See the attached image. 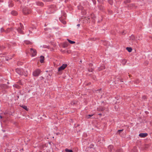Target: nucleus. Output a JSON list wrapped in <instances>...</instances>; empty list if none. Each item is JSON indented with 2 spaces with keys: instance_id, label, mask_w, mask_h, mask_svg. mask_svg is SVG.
I'll use <instances>...</instances> for the list:
<instances>
[{
  "instance_id": "1",
  "label": "nucleus",
  "mask_w": 152,
  "mask_h": 152,
  "mask_svg": "<svg viewBox=\"0 0 152 152\" xmlns=\"http://www.w3.org/2000/svg\"><path fill=\"white\" fill-rule=\"evenodd\" d=\"M31 12V11L26 8H24L23 9V12L25 15H26L30 14Z\"/></svg>"
},
{
  "instance_id": "2",
  "label": "nucleus",
  "mask_w": 152,
  "mask_h": 152,
  "mask_svg": "<svg viewBox=\"0 0 152 152\" xmlns=\"http://www.w3.org/2000/svg\"><path fill=\"white\" fill-rule=\"evenodd\" d=\"M40 69H38L33 72V75L34 76H37L40 74Z\"/></svg>"
},
{
  "instance_id": "3",
  "label": "nucleus",
  "mask_w": 152,
  "mask_h": 152,
  "mask_svg": "<svg viewBox=\"0 0 152 152\" xmlns=\"http://www.w3.org/2000/svg\"><path fill=\"white\" fill-rule=\"evenodd\" d=\"M66 64H63L62 66L58 68V71H62L67 66Z\"/></svg>"
},
{
  "instance_id": "4",
  "label": "nucleus",
  "mask_w": 152,
  "mask_h": 152,
  "mask_svg": "<svg viewBox=\"0 0 152 152\" xmlns=\"http://www.w3.org/2000/svg\"><path fill=\"white\" fill-rule=\"evenodd\" d=\"M30 50L32 56H34L36 55L37 52L36 50L33 49L32 48L30 49Z\"/></svg>"
},
{
  "instance_id": "5",
  "label": "nucleus",
  "mask_w": 152,
  "mask_h": 152,
  "mask_svg": "<svg viewBox=\"0 0 152 152\" xmlns=\"http://www.w3.org/2000/svg\"><path fill=\"white\" fill-rule=\"evenodd\" d=\"M148 135V134L147 133H141L139 134V136L142 138H144Z\"/></svg>"
},
{
  "instance_id": "6",
  "label": "nucleus",
  "mask_w": 152,
  "mask_h": 152,
  "mask_svg": "<svg viewBox=\"0 0 152 152\" xmlns=\"http://www.w3.org/2000/svg\"><path fill=\"white\" fill-rule=\"evenodd\" d=\"M23 25L20 24V27H19L18 28V31L19 32V33H22L23 32L22 29L23 28Z\"/></svg>"
},
{
  "instance_id": "7",
  "label": "nucleus",
  "mask_w": 152,
  "mask_h": 152,
  "mask_svg": "<svg viewBox=\"0 0 152 152\" xmlns=\"http://www.w3.org/2000/svg\"><path fill=\"white\" fill-rule=\"evenodd\" d=\"M16 71L17 73L18 74L21 75L22 74V72L20 71V70L18 68H17L16 69Z\"/></svg>"
},
{
  "instance_id": "8",
  "label": "nucleus",
  "mask_w": 152,
  "mask_h": 152,
  "mask_svg": "<svg viewBox=\"0 0 152 152\" xmlns=\"http://www.w3.org/2000/svg\"><path fill=\"white\" fill-rule=\"evenodd\" d=\"M44 60V57L43 56H41L40 57V62L41 63L43 62Z\"/></svg>"
},
{
  "instance_id": "9",
  "label": "nucleus",
  "mask_w": 152,
  "mask_h": 152,
  "mask_svg": "<svg viewBox=\"0 0 152 152\" xmlns=\"http://www.w3.org/2000/svg\"><path fill=\"white\" fill-rule=\"evenodd\" d=\"M1 88H8V86L7 85L5 84H2L1 86Z\"/></svg>"
},
{
  "instance_id": "10",
  "label": "nucleus",
  "mask_w": 152,
  "mask_h": 152,
  "mask_svg": "<svg viewBox=\"0 0 152 152\" xmlns=\"http://www.w3.org/2000/svg\"><path fill=\"white\" fill-rule=\"evenodd\" d=\"M21 107L26 111H28V109L27 108L26 106L25 105H22L21 106Z\"/></svg>"
},
{
  "instance_id": "11",
  "label": "nucleus",
  "mask_w": 152,
  "mask_h": 152,
  "mask_svg": "<svg viewBox=\"0 0 152 152\" xmlns=\"http://www.w3.org/2000/svg\"><path fill=\"white\" fill-rule=\"evenodd\" d=\"M11 14L13 15H17V12L15 11H12L11 12Z\"/></svg>"
},
{
  "instance_id": "12",
  "label": "nucleus",
  "mask_w": 152,
  "mask_h": 152,
  "mask_svg": "<svg viewBox=\"0 0 152 152\" xmlns=\"http://www.w3.org/2000/svg\"><path fill=\"white\" fill-rule=\"evenodd\" d=\"M126 49L129 52H132V48L130 47H127L126 48Z\"/></svg>"
},
{
  "instance_id": "13",
  "label": "nucleus",
  "mask_w": 152,
  "mask_h": 152,
  "mask_svg": "<svg viewBox=\"0 0 152 152\" xmlns=\"http://www.w3.org/2000/svg\"><path fill=\"white\" fill-rule=\"evenodd\" d=\"M126 62V60L125 59H123L122 60V63L124 65L125 64Z\"/></svg>"
},
{
  "instance_id": "14",
  "label": "nucleus",
  "mask_w": 152,
  "mask_h": 152,
  "mask_svg": "<svg viewBox=\"0 0 152 152\" xmlns=\"http://www.w3.org/2000/svg\"><path fill=\"white\" fill-rule=\"evenodd\" d=\"M65 151L66 152H73V151L72 150H69L67 148H66L65 149Z\"/></svg>"
},
{
  "instance_id": "15",
  "label": "nucleus",
  "mask_w": 152,
  "mask_h": 152,
  "mask_svg": "<svg viewBox=\"0 0 152 152\" xmlns=\"http://www.w3.org/2000/svg\"><path fill=\"white\" fill-rule=\"evenodd\" d=\"M21 75H23L25 76H27V72L26 71V72H22V74Z\"/></svg>"
},
{
  "instance_id": "16",
  "label": "nucleus",
  "mask_w": 152,
  "mask_h": 152,
  "mask_svg": "<svg viewBox=\"0 0 152 152\" xmlns=\"http://www.w3.org/2000/svg\"><path fill=\"white\" fill-rule=\"evenodd\" d=\"M37 4L39 5L42 6L43 5V4L41 2H38L37 3Z\"/></svg>"
},
{
  "instance_id": "17",
  "label": "nucleus",
  "mask_w": 152,
  "mask_h": 152,
  "mask_svg": "<svg viewBox=\"0 0 152 152\" xmlns=\"http://www.w3.org/2000/svg\"><path fill=\"white\" fill-rule=\"evenodd\" d=\"M67 40L68 41V42L71 44H74V43H75V42L72 41L70 40L69 39H68Z\"/></svg>"
},
{
  "instance_id": "18",
  "label": "nucleus",
  "mask_w": 152,
  "mask_h": 152,
  "mask_svg": "<svg viewBox=\"0 0 152 152\" xmlns=\"http://www.w3.org/2000/svg\"><path fill=\"white\" fill-rule=\"evenodd\" d=\"M14 87L18 88H19L20 87L17 84H15L13 86Z\"/></svg>"
},
{
  "instance_id": "19",
  "label": "nucleus",
  "mask_w": 152,
  "mask_h": 152,
  "mask_svg": "<svg viewBox=\"0 0 152 152\" xmlns=\"http://www.w3.org/2000/svg\"><path fill=\"white\" fill-rule=\"evenodd\" d=\"M93 115H88L86 116V117L87 118H89L90 117L92 116Z\"/></svg>"
},
{
  "instance_id": "20",
  "label": "nucleus",
  "mask_w": 152,
  "mask_h": 152,
  "mask_svg": "<svg viewBox=\"0 0 152 152\" xmlns=\"http://www.w3.org/2000/svg\"><path fill=\"white\" fill-rule=\"evenodd\" d=\"M25 43L28 45V44H31V43L30 42V41H26V42H25Z\"/></svg>"
},
{
  "instance_id": "21",
  "label": "nucleus",
  "mask_w": 152,
  "mask_h": 152,
  "mask_svg": "<svg viewBox=\"0 0 152 152\" xmlns=\"http://www.w3.org/2000/svg\"><path fill=\"white\" fill-rule=\"evenodd\" d=\"M12 28H8L7 30V32H9L10 31V30H12Z\"/></svg>"
},
{
  "instance_id": "22",
  "label": "nucleus",
  "mask_w": 152,
  "mask_h": 152,
  "mask_svg": "<svg viewBox=\"0 0 152 152\" xmlns=\"http://www.w3.org/2000/svg\"><path fill=\"white\" fill-rule=\"evenodd\" d=\"M123 131V130H118V134H120V132L122 131Z\"/></svg>"
},
{
  "instance_id": "23",
  "label": "nucleus",
  "mask_w": 152,
  "mask_h": 152,
  "mask_svg": "<svg viewBox=\"0 0 152 152\" xmlns=\"http://www.w3.org/2000/svg\"><path fill=\"white\" fill-rule=\"evenodd\" d=\"M62 23L64 24H66V22L65 21L63 20L62 21Z\"/></svg>"
},
{
  "instance_id": "24",
  "label": "nucleus",
  "mask_w": 152,
  "mask_h": 152,
  "mask_svg": "<svg viewBox=\"0 0 152 152\" xmlns=\"http://www.w3.org/2000/svg\"><path fill=\"white\" fill-rule=\"evenodd\" d=\"M21 85H22L23 84L22 83H21V81H19L18 82Z\"/></svg>"
},
{
  "instance_id": "25",
  "label": "nucleus",
  "mask_w": 152,
  "mask_h": 152,
  "mask_svg": "<svg viewBox=\"0 0 152 152\" xmlns=\"http://www.w3.org/2000/svg\"><path fill=\"white\" fill-rule=\"evenodd\" d=\"M134 39V37H131V39H132V40H133Z\"/></svg>"
},
{
  "instance_id": "26",
  "label": "nucleus",
  "mask_w": 152,
  "mask_h": 152,
  "mask_svg": "<svg viewBox=\"0 0 152 152\" xmlns=\"http://www.w3.org/2000/svg\"><path fill=\"white\" fill-rule=\"evenodd\" d=\"M5 152H9L10 151V150L9 149H7L5 150Z\"/></svg>"
},
{
  "instance_id": "27",
  "label": "nucleus",
  "mask_w": 152,
  "mask_h": 152,
  "mask_svg": "<svg viewBox=\"0 0 152 152\" xmlns=\"http://www.w3.org/2000/svg\"><path fill=\"white\" fill-rule=\"evenodd\" d=\"M43 1H50V0H43Z\"/></svg>"
},
{
  "instance_id": "28",
  "label": "nucleus",
  "mask_w": 152,
  "mask_h": 152,
  "mask_svg": "<svg viewBox=\"0 0 152 152\" xmlns=\"http://www.w3.org/2000/svg\"><path fill=\"white\" fill-rule=\"evenodd\" d=\"M90 84H91V83L90 82V83H88V84H87L86 85H90Z\"/></svg>"
},
{
  "instance_id": "29",
  "label": "nucleus",
  "mask_w": 152,
  "mask_h": 152,
  "mask_svg": "<svg viewBox=\"0 0 152 152\" xmlns=\"http://www.w3.org/2000/svg\"><path fill=\"white\" fill-rule=\"evenodd\" d=\"M92 69H91V70H90L88 69V71L89 72H92Z\"/></svg>"
},
{
  "instance_id": "30",
  "label": "nucleus",
  "mask_w": 152,
  "mask_h": 152,
  "mask_svg": "<svg viewBox=\"0 0 152 152\" xmlns=\"http://www.w3.org/2000/svg\"><path fill=\"white\" fill-rule=\"evenodd\" d=\"M77 26H80V24H78L77 25Z\"/></svg>"
},
{
  "instance_id": "31",
  "label": "nucleus",
  "mask_w": 152,
  "mask_h": 152,
  "mask_svg": "<svg viewBox=\"0 0 152 152\" xmlns=\"http://www.w3.org/2000/svg\"><path fill=\"white\" fill-rule=\"evenodd\" d=\"M127 1H128V2H130V0H128Z\"/></svg>"
},
{
  "instance_id": "32",
  "label": "nucleus",
  "mask_w": 152,
  "mask_h": 152,
  "mask_svg": "<svg viewBox=\"0 0 152 152\" xmlns=\"http://www.w3.org/2000/svg\"><path fill=\"white\" fill-rule=\"evenodd\" d=\"M0 117L1 118H2V116L1 115L0 116Z\"/></svg>"
},
{
  "instance_id": "33",
  "label": "nucleus",
  "mask_w": 152,
  "mask_h": 152,
  "mask_svg": "<svg viewBox=\"0 0 152 152\" xmlns=\"http://www.w3.org/2000/svg\"><path fill=\"white\" fill-rule=\"evenodd\" d=\"M103 68L104 69V68H105V67L103 66Z\"/></svg>"
},
{
  "instance_id": "34",
  "label": "nucleus",
  "mask_w": 152,
  "mask_h": 152,
  "mask_svg": "<svg viewBox=\"0 0 152 152\" xmlns=\"http://www.w3.org/2000/svg\"><path fill=\"white\" fill-rule=\"evenodd\" d=\"M2 30H3V29H2V28H1V31H2Z\"/></svg>"
},
{
  "instance_id": "35",
  "label": "nucleus",
  "mask_w": 152,
  "mask_h": 152,
  "mask_svg": "<svg viewBox=\"0 0 152 152\" xmlns=\"http://www.w3.org/2000/svg\"><path fill=\"white\" fill-rule=\"evenodd\" d=\"M17 97H18V98H19V96H17Z\"/></svg>"
},
{
  "instance_id": "36",
  "label": "nucleus",
  "mask_w": 152,
  "mask_h": 152,
  "mask_svg": "<svg viewBox=\"0 0 152 152\" xmlns=\"http://www.w3.org/2000/svg\"><path fill=\"white\" fill-rule=\"evenodd\" d=\"M91 65H92V64H91Z\"/></svg>"
}]
</instances>
